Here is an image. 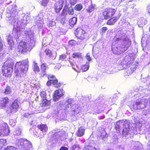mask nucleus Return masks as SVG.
Here are the masks:
<instances>
[{"label": "nucleus", "instance_id": "nucleus-59", "mask_svg": "<svg viewBox=\"0 0 150 150\" xmlns=\"http://www.w3.org/2000/svg\"><path fill=\"white\" fill-rule=\"evenodd\" d=\"M150 92V91L149 90H148L147 89H146V93H145V95L144 96H147V95L149 94V93Z\"/></svg>", "mask_w": 150, "mask_h": 150}, {"label": "nucleus", "instance_id": "nucleus-18", "mask_svg": "<svg viewBox=\"0 0 150 150\" xmlns=\"http://www.w3.org/2000/svg\"><path fill=\"white\" fill-rule=\"evenodd\" d=\"M63 95V90L59 89L56 90L54 94L53 100L55 101H57L58 99Z\"/></svg>", "mask_w": 150, "mask_h": 150}, {"label": "nucleus", "instance_id": "nucleus-10", "mask_svg": "<svg viewBox=\"0 0 150 150\" xmlns=\"http://www.w3.org/2000/svg\"><path fill=\"white\" fill-rule=\"evenodd\" d=\"M135 58V55L134 54H130L125 57L120 61V64L122 65H126L127 64H130Z\"/></svg>", "mask_w": 150, "mask_h": 150}, {"label": "nucleus", "instance_id": "nucleus-1", "mask_svg": "<svg viewBox=\"0 0 150 150\" xmlns=\"http://www.w3.org/2000/svg\"><path fill=\"white\" fill-rule=\"evenodd\" d=\"M15 6L9 5L7 7L6 9V16L9 17V23L14 25L13 29V36L10 35L7 38L8 44L10 47L13 45V38H15L16 41L20 37L21 32L19 30L23 28L25 25L29 23L30 21V18L28 16H25L24 13L20 15L17 18V21L15 20L17 14L16 8Z\"/></svg>", "mask_w": 150, "mask_h": 150}, {"label": "nucleus", "instance_id": "nucleus-45", "mask_svg": "<svg viewBox=\"0 0 150 150\" xmlns=\"http://www.w3.org/2000/svg\"><path fill=\"white\" fill-rule=\"evenodd\" d=\"M40 96L43 99H46V93L45 91H42L40 93Z\"/></svg>", "mask_w": 150, "mask_h": 150}, {"label": "nucleus", "instance_id": "nucleus-36", "mask_svg": "<svg viewBox=\"0 0 150 150\" xmlns=\"http://www.w3.org/2000/svg\"><path fill=\"white\" fill-rule=\"evenodd\" d=\"M42 106H47L50 104V103L46 99H45L42 100Z\"/></svg>", "mask_w": 150, "mask_h": 150}, {"label": "nucleus", "instance_id": "nucleus-48", "mask_svg": "<svg viewBox=\"0 0 150 150\" xmlns=\"http://www.w3.org/2000/svg\"><path fill=\"white\" fill-rule=\"evenodd\" d=\"M49 0H42L41 4L42 6H47Z\"/></svg>", "mask_w": 150, "mask_h": 150}, {"label": "nucleus", "instance_id": "nucleus-15", "mask_svg": "<svg viewBox=\"0 0 150 150\" xmlns=\"http://www.w3.org/2000/svg\"><path fill=\"white\" fill-rule=\"evenodd\" d=\"M19 105L18 103V100H15L11 104L9 109L7 110V112L8 113H14L16 112Z\"/></svg>", "mask_w": 150, "mask_h": 150}, {"label": "nucleus", "instance_id": "nucleus-16", "mask_svg": "<svg viewBox=\"0 0 150 150\" xmlns=\"http://www.w3.org/2000/svg\"><path fill=\"white\" fill-rule=\"evenodd\" d=\"M84 4L86 6V10L88 13H90L94 9V6L92 5L91 0L88 1V0L84 1Z\"/></svg>", "mask_w": 150, "mask_h": 150}, {"label": "nucleus", "instance_id": "nucleus-63", "mask_svg": "<svg viewBox=\"0 0 150 150\" xmlns=\"http://www.w3.org/2000/svg\"><path fill=\"white\" fill-rule=\"evenodd\" d=\"M59 150H68V149L65 147H62Z\"/></svg>", "mask_w": 150, "mask_h": 150}, {"label": "nucleus", "instance_id": "nucleus-8", "mask_svg": "<svg viewBox=\"0 0 150 150\" xmlns=\"http://www.w3.org/2000/svg\"><path fill=\"white\" fill-rule=\"evenodd\" d=\"M17 146L20 150H29L32 147L31 142L27 140L20 139L16 141Z\"/></svg>", "mask_w": 150, "mask_h": 150}, {"label": "nucleus", "instance_id": "nucleus-35", "mask_svg": "<svg viewBox=\"0 0 150 150\" xmlns=\"http://www.w3.org/2000/svg\"><path fill=\"white\" fill-rule=\"evenodd\" d=\"M67 11L68 14L69 15H73L74 13V9L71 6H70L68 8Z\"/></svg>", "mask_w": 150, "mask_h": 150}, {"label": "nucleus", "instance_id": "nucleus-26", "mask_svg": "<svg viewBox=\"0 0 150 150\" xmlns=\"http://www.w3.org/2000/svg\"><path fill=\"white\" fill-rule=\"evenodd\" d=\"M85 129L82 127H80L79 128L78 131L76 132L77 135L79 137H81L84 134Z\"/></svg>", "mask_w": 150, "mask_h": 150}, {"label": "nucleus", "instance_id": "nucleus-2", "mask_svg": "<svg viewBox=\"0 0 150 150\" xmlns=\"http://www.w3.org/2000/svg\"><path fill=\"white\" fill-rule=\"evenodd\" d=\"M131 44V40L123 33L122 31L119 30L113 40L112 51L115 54H119L127 50Z\"/></svg>", "mask_w": 150, "mask_h": 150}, {"label": "nucleus", "instance_id": "nucleus-43", "mask_svg": "<svg viewBox=\"0 0 150 150\" xmlns=\"http://www.w3.org/2000/svg\"><path fill=\"white\" fill-rule=\"evenodd\" d=\"M83 8V6L81 4H77L75 7V10L80 11Z\"/></svg>", "mask_w": 150, "mask_h": 150}, {"label": "nucleus", "instance_id": "nucleus-6", "mask_svg": "<svg viewBox=\"0 0 150 150\" xmlns=\"http://www.w3.org/2000/svg\"><path fill=\"white\" fill-rule=\"evenodd\" d=\"M65 109L74 112V114L76 115L80 112V108L79 105L74 104L73 99L69 98L66 100L64 104Z\"/></svg>", "mask_w": 150, "mask_h": 150}, {"label": "nucleus", "instance_id": "nucleus-7", "mask_svg": "<svg viewBox=\"0 0 150 150\" xmlns=\"http://www.w3.org/2000/svg\"><path fill=\"white\" fill-rule=\"evenodd\" d=\"M14 63L11 60L6 61L2 67L3 75L5 77H9L13 71Z\"/></svg>", "mask_w": 150, "mask_h": 150}, {"label": "nucleus", "instance_id": "nucleus-9", "mask_svg": "<svg viewBox=\"0 0 150 150\" xmlns=\"http://www.w3.org/2000/svg\"><path fill=\"white\" fill-rule=\"evenodd\" d=\"M49 135H50V141L53 144L57 142L59 143L60 141L63 139L62 138L63 135H62V133L60 131L50 133Z\"/></svg>", "mask_w": 150, "mask_h": 150}, {"label": "nucleus", "instance_id": "nucleus-44", "mask_svg": "<svg viewBox=\"0 0 150 150\" xmlns=\"http://www.w3.org/2000/svg\"><path fill=\"white\" fill-rule=\"evenodd\" d=\"M45 52L46 53V54L48 56L50 57H52V54L51 52V51L49 49H46L45 51Z\"/></svg>", "mask_w": 150, "mask_h": 150}, {"label": "nucleus", "instance_id": "nucleus-23", "mask_svg": "<svg viewBox=\"0 0 150 150\" xmlns=\"http://www.w3.org/2000/svg\"><path fill=\"white\" fill-rule=\"evenodd\" d=\"M139 27L145 25L147 23V20L143 18H141L138 19L137 21Z\"/></svg>", "mask_w": 150, "mask_h": 150}, {"label": "nucleus", "instance_id": "nucleus-39", "mask_svg": "<svg viewBox=\"0 0 150 150\" xmlns=\"http://www.w3.org/2000/svg\"><path fill=\"white\" fill-rule=\"evenodd\" d=\"M83 150H96V148L92 146H85Z\"/></svg>", "mask_w": 150, "mask_h": 150}, {"label": "nucleus", "instance_id": "nucleus-40", "mask_svg": "<svg viewBox=\"0 0 150 150\" xmlns=\"http://www.w3.org/2000/svg\"><path fill=\"white\" fill-rule=\"evenodd\" d=\"M6 143V139H0V149L4 145H5Z\"/></svg>", "mask_w": 150, "mask_h": 150}, {"label": "nucleus", "instance_id": "nucleus-49", "mask_svg": "<svg viewBox=\"0 0 150 150\" xmlns=\"http://www.w3.org/2000/svg\"><path fill=\"white\" fill-rule=\"evenodd\" d=\"M68 12L67 11L64 9H63L62 13V15L64 17H66L67 15Z\"/></svg>", "mask_w": 150, "mask_h": 150}, {"label": "nucleus", "instance_id": "nucleus-19", "mask_svg": "<svg viewBox=\"0 0 150 150\" xmlns=\"http://www.w3.org/2000/svg\"><path fill=\"white\" fill-rule=\"evenodd\" d=\"M136 67L135 65L131 66L129 67L124 72V76L125 77L130 75L136 70Z\"/></svg>", "mask_w": 150, "mask_h": 150}, {"label": "nucleus", "instance_id": "nucleus-56", "mask_svg": "<svg viewBox=\"0 0 150 150\" xmlns=\"http://www.w3.org/2000/svg\"><path fill=\"white\" fill-rule=\"evenodd\" d=\"M146 127V128L149 129L148 130L150 134V121L148 123Z\"/></svg>", "mask_w": 150, "mask_h": 150}, {"label": "nucleus", "instance_id": "nucleus-51", "mask_svg": "<svg viewBox=\"0 0 150 150\" xmlns=\"http://www.w3.org/2000/svg\"><path fill=\"white\" fill-rule=\"evenodd\" d=\"M69 3L71 5H74L76 3V0H69Z\"/></svg>", "mask_w": 150, "mask_h": 150}, {"label": "nucleus", "instance_id": "nucleus-60", "mask_svg": "<svg viewBox=\"0 0 150 150\" xmlns=\"http://www.w3.org/2000/svg\"><path fill=\"white\" fill-rule=\"evenodd\" d=\"M118 142V139L117 138H115L114 141H112V142L114 144L117 143Z\"/></svg>", "mask_w": 150, "mask_h": 150}, {"label": "nucleus", "instance_id": "nucleus-17", "mask_svg": "<svg viewBox=\"0 0 150 150\" xmlns=\"http://www.w3.org/2000/svg\"><path fill=\"white\" fill-rule=\"evenodd\" d=\"M64 1L63 0H59L55 3L54 5V7L55 12L57 13H59L62 9Z\"/></svg>", "mask_w": 150, "mask_h": 150}, {"label": "nucleus", "instance_id": "nucleus-28", "mask_svg": "<svg viewBox=\"0 0 150 150\" xmlns=\"http://www.w3.org/2000/svg\"><path fill=\"white\" fill-rule=\"evenodd\" d=\"M77 21V18L75 17H73L69 21L70 25L71 26H73L76 24Z\"/></svg>", "mask_w": 150, "mask_h": 150}, {"label": "nucleus", "instance_id": "nucleus-32", "mask_svg": "<svg viewBox=\"0 0 150 150\" xmlns=\"http://www.w3.org/2000/svg\"><path fill=\"white\" fill-rule=\"evenodd\" d=\"M3 92L6 94L7 95L11 93V92L10 87L9 86H7L4 91H3Z\"/></svg>", "mask_w": 150, "mask_h": 150}, {"label": "nucleus", "instance_id": "nucleus-12", "mask_svg": "<svg viewBox=\"0 0 150 150\" xmlns=\"http://www.w3.org/2000/svg\"><path fill=\"white\" fill-rule=\"evenodd\" d=\"M76 36L79 39L83 40L87 38V34L83 29L78 28L75 31Z\"/></svg>", "mask_w": 150, "mask_h": 150}, {"label": "nucleus", "instance_id": "nucleus-34", "mask_svg": "<svg viewBox=\"0 0 150 150\" xmlns=\"http://www.w3.org/2000/svg\"><path fill=\"white\" fill-rule=\"evenodd\" d=\"M33 67V70L35 73H38L40 69L39 67L38 66L37 63H35V62H34V64Z\"/></svg>", "mask_w": 150, "mask_h": 150}, {"label": "nucleus", "instance_id": "nucleus-55", "mask_svg": "<svg viewBox=\"0 0 150 150\" xmlns=\"http://www.w3.org/2000/svg\"><path fill=\"white\" fill-rule=\"evenodd\" d=\"M108 30V28L106 27H103L101 29V31L103 33H104Z\"/></svg>", "mask_w": 150, "mask_h": 150}, {"label": "nucleus", "instance_id": "nucleus-54", "mask_svg": "<svg viewBox=\"0 0 150 150\" xmlns=\"http://www.w3.org/2000/svg\"><path fill=\"white\" fill-rule=\"evenodd\" d=\"M133 150H141V148L137 145L135 146H133Z\"/></svg>", "mask_w": 150, "mask_h": 150}, {"label": "nucleus", "instance_id": "nucleus-47", "mask_svg": "<svg viewBox=\"0 0 150 150\" xmlns=\"http://www.w3.org/2000/svg\"><path fill=\"white\" fill-rule=\"evenodd\" d=\"M5 150H17L16 148L12 146H8L5 149Z\"/></svg>", "mask_w": 150, "mask_h": 150}, {"label": "nucleus", "instance_id": "nucleus-13", "mask_svg": "<svg viewBox=\"0 0 150 150\" xmlns=\"http://www.w3.org/2000/svg\"><path fill=\"white\" fill-rule=\"evenodd\" d=\"M47 77L49 81H47V86H49L51 84H52L55 85L56 87H60L61 85V84L60 83H58V81L57 79H55V78L54 76L48 75Z\"/></svg>", "mask_w": 150, "mask_h": 150}, {"label": "nucleus", "instance_id": "nucleus-52", "mask_svg": "<svg viewBox=\"0 0 150 150\" xmlns=\"http://www.w3.org/2000/svg\"><path fill=\"white\" fill-rule=\"evenodd\" d=\"M66 21V18H61L60 22L63 25L64 24Z\"/></svg>", "mask_w": 150, "mask_h": 150}, {"label": "nucleus", "instance_id": "nucleus-61", "mask_svg": "<svg viewBox=\"0 0 150 150\" xmlns=\"http://www.w3.org/2000/svg\"><path fill=\"white\" fill-rule=\"evenodd\" d=\"M13 120H10L9 123L10 125H12L13 126H15V122H14L13 124H11V122H13Z\"/></svg>", "mask_w": 150, "mask_h": 150}, {"label": "nucleus", "instance_id": "nucleus-3", "mask_svg": "<svg viewBox=\"0 0 150 150\" xmlns=\"http://www.w3.org/2000/svg\"><path fill=\"white\" fill-rule=\"evenodd\" d=\"M24 35L28 42H20L18 47V51L20 53H24L30 51L34 46L35 41L34 40L33 32L28 29L24 31Z\"/></svg>", "mask_w": 150, "mask_h": 150}, {"label": "nucleus", "instance_id": "nucleus-57", "mask_svg": "<svg viewBox=\"0 0 150 150\" xmlns=\"http://www.w3.org/2000/svg\"><path fill=\"white\" fill-rule=\"evenodd\" d=\"M147 11L149 15L150 16V4L147 7Z\"/></svg>", "mask_w": 150, "mask_h": 150}, {"label": "nucleus", "instance_id": "nucleus-58", "mask_svg": "<svg viewBox=\"0 0 150 150\" xmlns=\"http://www.w3.org/2000/svg\"><path fill=\"white\" fill-rule=\"evenodd\" d=\"M30 114L28 113H25L24 115V117H29Z\"/></svg>", "mask_w": 150, "mask_h": 150}, {"label": "nucleus", "instance_id": "nucleus-33", "mask_svg": "<svg viewBox=\"0 0 150 150\" xmlns=\"http://www.w3.org/2000/svg\"><path fill=\"white\" fill-rule=\"evenodd\" d=\"M142 81L144 83L145 82V81L146 83V84H147L149 86V89H150V77H146L145 78H143L142 79Z\"/></svg>", "mask_w": 150, "mask_h": 150}, {"label": "nucleus", "instance_id": "nucleus-53", "mask_svg": "<svg viewBox=\"0 0 150 150\" xmlns=\"http://www.w3.org/2000/svg\"><path fill=\"white\" fill-rule=\"evenodd\" d=\"M86 58L87 59L88 61H91V57H90V54L88 53H87V54L86 56Z\"/></svg>", "mask_w": 150, "mask_h": 150}, {"label": "nucleus", "instance_id": "nucleus-46", "mask_svg": "<svg viewBox=\"0 0 150 150\" xmlns=\"http://www.w3.org/2000/svg\"><path fill=\"white\" fill-rule=\"evenodd\" d=\"M80 147L79 145L75 144L72 146V150H79Z\"/></svg>", "mask_w": 150, "mask_h": 150}, {"label": "nucleus", "instance_id": "nucleus-31", "mask_svg": "<svg viewBox=\"0 0 150 150\" xmlns=\"http://www.w3.org/2000/svg\"><path fill=\"white\" fill-rule=\"evenodd\" d=\"M143 88L141 87L139 88V94H141L142 96H144L145 95V93H146V89L145 88L142 89Z\"/></svg>", "mask_w": 150, "mask_h": 150}, {"label": "nucleus", "instance_id": "nucleus-42", "mask_svg": "<svg viewBox=\"0 0 150 150\" xmlns=\"http://www.w3.org/2000/svg\"><path fill=\"white\" fill-rule=\"evenodd\" d=\"M21 129L18 128L16 129L13 132V134L14 135L19 136L21 134Z\"/></svg>", "mask_w": 150, "mask_h": 150}, {"label": "nucleus", "instance_id": "nucleus-22", "mask_svg": "<svg viewBox=\"0 0 150 150\" xmlns=\"http://www.w3.org/2000/svg\"><path fill=\"white\" fill-rule=\"evenodd\" d=\"M41 72L40 74V76L43 77L45 76H46L47 75L46 74L45 72V70L46 68V64L45 63H43L42 64L41 66Z\"/></svg>", "mask_w": 150, "mask_h": 150}, {"label": "nucleus", "instance_id": "nucleus-37", "mask_svg": "<svg viewBox=\"0 0 150 150\" xmlns=\"http://www.w3.org/2000/svg\"><path fill=\"white\" fill-rule=\"evenodd\" d=\"M72 56L74 58H79L81 57V54L80 53H74L73 54Z\"/></svg>", "mask_w": 150, "mask_h": 150}, {"label": "nucleus", "instance_id": "nucleus-25", "mask_svg": "<svg viewBox=\"0 0 150 150\" xmlns=\"http://www.w3.org/2000/svg\"><path fill=\"white\" fill-rule=\"evenodd\" d=\"M38 128L41 131H42L43 134H45L47 130L48 127L45 125H41L38 126Z\"/></svg>", "mask_w": 150, "mask_h": 150}, {"label": "nucleus", "instance_id": "nucleus-20", "mask_svg": "<svg viewBox=\"0 0 150 150\" xmlns=\"http://www.w3.org/2000/svg\"><path fill=\"white\" fill-rule=\"evenodd\" d=\"M43 19L42 17H40L39 16L36 17L35 20L36 25L39 28H41L43 25Z\"/></svg>", "mask_w": 150, "mask_h": 150}, {"label": "nucleus", "instance_id": "nucleus-29", "mask_svg": "<svg viewBox=\"0 0 150 150\" xmlns=\"http://www.w3.org/2000/svg\"><path fill=\"white\" fill-rule=\"evenodd\" d=\"M89 62L86 63L85 65H83L81 68L82 71H87L89 67Z\"/></svg>", "mask_w": 150, "mask_h": 150}, {"label": "nucleus", "instance_id": "nucleus-5", "mask_svg": "<svg viewBox=\"0 0 150 150\" xmlns=\"http://www.w3.org/2000/svg\"><path fill=\"white\" fill-rule=\"evenodd\" d=\"M28 62L25 60L23 62H17L15 65V72L17 76V79L18 83L22 81L21 77L27 71L28 67Z\"/></svg>", "mask_w": 150, "mask_h": 150}, {"label": "nucleus", "instance_id": "nucleus-11", "mask_svg": "<svg viewBox=\"0 0 150 150\" xmlns=\"http://www.w3.org/2000/svg\"><path fill=\"white\" fill-rule=\"evenodd\" d=\"M0 136L1 137L8 136L10 130L8 125L5 123H2L0 127Z\"/></svg>", "mask_w": 150, "mask_h": 150}, {"label": "nucleus", "instance_id": "nucleus-24", "mask_svg": "<svg viewBox=\"0 0 150 150\" xmlns=\"http://www.w3.org/2000/svg\"><path fill=\"white\" fill-rule=\"evenodd\" d=\"M100 133V139L102 140L103 142H104L107 140V133L104 129Z\"/></svg>", "mask_w": 150, "mask_h": 150}, {"label": "nucleus", "instance_id": "nucleus-30", "mask_svg": "<svg viewBox=\"0 0 150 150\" xmlns=\"http://www.w3.org/2000/svg\"><path fill=\"white\" fill-rule=\"evenodd\" d=\"M57 106L58 109L61 110L64 108L65 107L64 105L63 102L62 101H60L57 104Z\"/></svg>", "mask_w": 150, "mask_h": 150}, {"label": "nucleus", "instance_id": "nucleus-21", "mask_svg": "<svg viewBox=\"0 0 150 150\" xmlns=\"http://www.w3.org/2000/svg\"><path fill=\"white\" fill-rule=\"evenodd\" d=\"M9 99L7 97H3L0 99V108L5 107L7 103L9 102Z\"/></svg>", "mask_w": 150, "mask_h": 150}, {"label": "nucleus", "instance_id": "nucleus-62", "mask_svg": "<svg viewBox=\"0 0 150 150\" xmlns=\"http://www.w3.org/2000/svg\"><path fill=\"white\" fill-rule=\"evenodd\" d=\"M46 39V38H44L43 39V41H42V45L44 46H46V45H46L45 44V42L44 41V40H45Z\"/></svg>", "mask_w": 150, "mask_h": 150}, {"label": "nucleus", "instance_id": "nucleus-38", "mask_svg": "<svg viewBox=\"0 0 150 150\" xmlns=\"http://www.w3.org/2000/svg\"><path fill=\"white\" fill-rule=\"evenodd\" d=\"M66 55L64 54L60 55L59 59V61L61 62L62 61L66 60Z\"/></svg>", "mask_w": 150, "mask_h": 150}, {"label": "nucleus", "instance_id": "nucleus-27", "mask_svg": "<svg viewBox=\"0 0 150 150\" xmlns=\"http://www.w3.org/2000/svg\"><path fill=\"white\" fill-rule=\"evenodd\" d=\"M118 18L116 17H114L108 20L107 22V24L109 25H113L117 21Z\"/></svg>", "mask_w": 150, "mask_h": 150}, {"label": "nucleus", "instance_id": "nucleus-41", "mask_svg": "<svg viewBox=\"0 0 150 150\" xmlns=\"http://www.w3.org/2000/svg\"><path fill=\"white\" fill-rule=\"evenodd\" d=\"M56 23L54 21H50L49 23H47V26L50 28L55 25Z\"/></svg>", "mask_w": 150, "mask_h": 150}, {"label": "nucleus", "instance_id": "nucleus-64", "mask_svg": "<svg viewBox=\"0 0 150 150\" xmlns=\"http://www.w3.org/2000/svg\"><path fill=\"white\" fill-rule=\"evenodd\" d=\"M116 96L115 95V96H114L113 97V98L112 99V103L114 102L115 100V99H116Z\"/></svg>", "mask_w": 150, "mask_h": 150}, {"label": "nucleus", "instance_id": "nucleus-50", "mask_svg": "<svg viewBox=\"0 0 150 150\" xmlns=\"http://www.w3.org/2000/svg\"><path fill=\"white\" fill-rule=\"evenodd\" d=\"M75 41L73 40H70L69 42V44L70 46H72L75 45Z\"/></svg>", "mask_w": 150, "mask_h": 150}, {"label": "nucleus", "instance_id": "nucleus-14", "mask_svg": "<svg viewBox=\"0 0 150 150\" xmlns=\"http://www.w3.org/2000/svg\"><path fill=\"white\" fill-rule=\"evenodd\" d=\"M115 9L113 8H106L104 10L103 12V15L105 19H107L111 17L115 13Z\"/></svg>", "mask_w": 150, "mask_h": 150}, {"label": "nucleus", "instance_id": "nucleus-4", "mask_svg": "<svg viewBox=\"0 0 150 150\" xmlns=\"http://www.w3.org/2000/svg\"><path fill=\"white\" fill-rule=\"evenodd\" d=\"M136 126L134 124H130V122L128 120L124 121L120 120L117 122L115 128L116 129H117L118 130L123 129V135L126 137L127 135H133Z\"/></svg>", "mask_w": 150, "mask_h": 150}]
</instances>
